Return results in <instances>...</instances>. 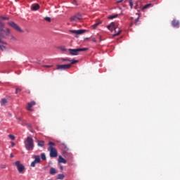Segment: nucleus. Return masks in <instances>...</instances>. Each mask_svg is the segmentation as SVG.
<instances>
[{"instance_id": "f257e3e1", "label": "nucleus", "mask_w": 180, "mask_h": 180, "mask_svg": "<svg viewBox=\"0 0 180 180\" xmlns=\"http://www.w3.org/2000/svg\"><path fill=\"white\" fill-rule=\"evenodd\" d=\"M9 36H11V30L5 27V23H4V26L0 25V38L9 39Z\"/></svg>"}, {"instance_id": "f03ea898", "label": "nucleus", "mask_w": 180, "mask_h": 180, "mask_svg": "<svg viewBox=\"0 0 180 180\" xmlns=\"http://www.w3.org/2000/svg\"><path fill=\"white\" fill-rule=\"evenodd\" d=\"M24 144L27 151H32L34 148V141L32 136H28L24 141Z\"/></svg>"}, {"instance_id": "7ed1b4c3", "label": "nucleus", "mask_w": 180, "mask_h": 180, "mask_svg": "<svg viewBox=\"0 0 180 180\" xmlns=\"http://www.w3.org/2000/svg\"><path fill=\"white\" fill-rule=\"evenodd\" d=\"M88 48H82V49H69L68 51L70 52V56H78L79 54V51H86Z\"/></svg>"}, {"instance_id": "20e7f679", "label": "nucleus", "mask_w": 180, "mask_h": 180, "mask_svg": "<svg viewBox=\"0 0 180 180\" xmlns=\"http://www.w3.org/2000/svg\"><path fill=\"white\" fill-rule=\"evenodd\" d=\"M48 150L50 152L49 155L51 158H56L58 157V153L57 152V149H56V148L49 147Z\"/></svg>"}, {"instance_id": "39448f33", "label": "nucleus", "mask_w": 180, "mask_h": 180, "mask_svg": "<svg viewBox=\"0 0 180 180\" xmlns=\"http://www.w3.org/2000/svg\"><path fill=\"white\" fill-rule=\"evenodd\" d=\"M110 26H111V27H112L113 30L115 31V34H113V37H116V36H119V34H120V33H122V30L117 27V26L116 27V24L115 22H111L110 24Z\"/></svg>"}, {"instance_id": "423d86ee", "label": "nucleus", "mask_w": 180, "mask_h": 180, "mask_svg": "<svg viewBox=\"0 0 180 180\" xmlns=\"http://www.w3.org/2000/svg\"><path fill=\"white\" fill-rule=\"evenodd\" d=\"M8 25L11 26V27H13V29H15L17 32H22V30L20 29V27L15 22L13 21H10L8 22Z\"/></svg>"}, {"instance_id": "0eeeda50", "label": "nucleus", "mask_w": 180, "mask_h": 180, "mask_svg": "<svg viewBox=\"0 0 180 180\" xmlns=\"http://www.w3.org/2000/svg\"><path fill=\"white\" fill-rule=\"evenodd\" d=\"M81 19H82V15L77 13L70 18V22H78V20H81Z\"/></svg>"}, {"instance_id": "6e6552de", "label": "nucleus", "mask_w": 180, "mask_h": 180, "mask_svg": "<svg viewBox=\"0 0 180 180\" xmlns=\"http://www.w3.org/2000/svg\"><path fill=\"white\" fill-rule=\"evenodd\" d=\"M56 70H69V68H71V64H66V65H56Z\"/></svg>"}, {"instance_id": "1a4fd4ad", "label": "nucleus", "mask_w": 180, "mask_h": 180, "mask_svg": "<svg viewBox=\"0 0 180 180\" xmlns=\"http://www.w3.org/2000/svg\"><path fill=\"white\" fill-rule=\"evenodd\" d=\"M15 164L18 168V172H23V171L25 170V166H23V165L20 164V161L15 162Z\"/></svg>"}, {"instance_id": "9d476101", "label": "nucleus", "mask_w": 180, "mask_h": 180, "mask_svg": "<svg viewBox=\"0 0 180 180\" xmlns=\"http://www.w3.org/2000/svg\"><path fill=\"white\" fill-rule=\"evenodd\" d=\"M36 105V101H33L27 103V106L26 107L27 110H29V112H33V106Z\"/></svg>"}, {"instance_id": "9b49d317", "label": "nucleus", "mask_w": 180, "mask_h": 180, "mask_svg": "<svg viewBox=\"0 0 180 180\" xmlns=\"http://www.w3.org/2000/svg\"><path fill=\"white\" fill-rule=\"evenodd\" d=\"M70 33H74L75 34H82L86 32L85 30H70Z\"/></svg>"}, {"instance_id": "f8f14e48", "label": "nucleus", "mask_w": 180, "mask_h": 180, "mask_svg": "<svg viewBox=\"0 0 180 180\" xmlns=\"http://www.w3.org/2000/svg\"><path fill=\"white\" fill-rule=\"evenodd\" d=\"M30 8L32 11H39L40 9V6L38 4H34Z\"/></svg>"}, {"instance_id": "ddd939ff", "label": "nucleus", "mask_w": 180, "mask_h": 180, "mask_svg": "<svg viewBox=\"0 0 180 180\" xmlns=\"http://www.w3.org/2000/svg\"><path fill=\"white\" fill-rule=\"evenodd\" d=\"M172 26L174 27H179V21L174 20L172 21Z\"/></svg>"}, {"instance_id": "4468645a", "label": "nucleus", "mask_w": 180, "mask_h": 180, "mask_svg": "<svg viewBox=\"0 0 180 180\" xmlns=\"http://www.w3.org/2000/svg\"><path fill=\"white\" fill-rule=\"evenodd\" d=\"M34 158L35 162H37V164H40L41 162V160H40V156L39 155H34Z\"/></svg>"}, {"instance_id": "2eb2a0df", "label": "nucleus", "mask_w": 180, "mask_h": 180, "mask_svg": "<svg viewBox=\"0 0 180 180\" xmlns=\"http://www.w3.org/2000/svg\"><path fill=\"white\" fill-rule=\"evenodd\" d=\"M57 169H54L53 167H51L49 171L50 175H54V174H57Z\"/></svg>"}, {"instance_id": "dca6fc26", "label": "nucleus", "mask_w": 180, "mask_h": 180, "mask_svg": "<svg viewBox=\"0 0 180 180\" xmlns=\"http://www.w3.org/2000/svg\"><path fill=\"white\" fill-rule=\"evenodd\" d=\"M58 161L59 162H62V164H67V160H65V159H64V158L62 156H59Z\"/></svg>"}, {"instance_id": "f3484780", "label": "nucleus", "mask_w": 180, "mask_h": 180, "mask_svg": "<svg viewBox=\"0 0 180 180\" xmlns=\"http://www.w3.org/2000/svg\"><path fill=\"white\" fill-rule=\"evenodd\" d=\"M101 24H102V21H99V22H96L94 25H93L91 26V27H92L93 29H96V27H98V25H101Z\"/></svg>"}, {"instance_id": "a211bd4d", "label": "nucleus", "mask_w": 180, "mask_h": 180, "mask_svg": "<svg viewBox=\"0 0 180 180\" xmlns=\"http://www.w3.org/2000/svg\"><path fill=\"white\" fill-rule=\"evenodd\" d=\"M37 146L38 147H44V141H38Z\"/></svg>"}, {"instance_id": "6ab92c4d", "label": "nucleus", "mask_w": 180, "mask_h": 180, "mask_svg": "<svg viewBox=\"0 0 180 180\" xmlns=\"http://www.w3.org/2000/svg\"><path fill=\"white\" fill-rule=\"evenodd\" d=\"M7 102H8V101L6 100V98H2L1 101V106H5V105H6Z\"/></svg>"}, {"instance_id": "aec40b11", "label": "nucleus", "mask_w": 180, "mask_h": 180, "mask_svg": "<svg viewBox=\"0 0 180 180\" xmlns=\"http://www.w3.org/2000/svg\"><path fill=\"white\" fill-rule=\"evenodd\" d=\"M0 44H4V41H2V39H1V38H0ZM4 49H6V47L4 45H0V50L4 51Z\"/></svg>"}, {"instance_id": "412c9836", "label": "nucleus", "mask_w": 180, "mask_h": 180, "mask_svg": "<svg viewBox=\"0 0 180 180\" xmlns=\"http://www.w3.org/2000/svg\"><path fill=\"white\" fill-rule=\"evenodd\" d=\"M64 178H65V175H64L63 174H60L58 175L57 179L63 180V179H64Z\"/></svg>"}, {"instance_id": "4be33fe9", "label": "nucleus", "mask_w": 180, "mask_h": 180, "mask_svg": "<svg viewBox=\"0 0 180 180\" xmlns=\"http://www.w3.org/2000/svg\"><path fill=\"white\" fill-rule=\"evenodd\" d=\"M117 16H119V14L110 15L108 17V19H110V20L115 19V18H117Z\"/></svg>"}, {"instance_id": "5701e85b", "label": "nucleus", "mask_w": 180, "mask_h": 180, "mask_svg": "<svg viewBox=\"0 0 180 180\" xmlns=\"http://www.w3.org/2000/svg\"><path fill=\"white\" fill-rule=\"evenodd\" d=\"M117 16H119V14L110 15L108 17V19H110V20L115 19V18H117Z\"/></svg>"}, {"instance_id": "b1692460", "label": "nucleus", "mask_w": 180, "mask_h": 180, "mask_svg": "<svg viewBox=\"0 0 180 180\" xmlns=\"http://www.w3.org/2000/svg\"><path fill=\"white\" fill-rule=\"evenodd\" d=\"M153 4H146L143 7V10L144 9H148V8L151 7Z\"/></svg>"}, {"instance_id": "393cba45", "label": "nucleus", "mask_w": 180, "mask_h": 180, "mask_svg": "<svg viewBox=\"0 0 180 180\" xmlns=\"http://www.w3.org/2000/svg\"><path fill=\"white\" fill-rule=\"evenodd\" d=\"M70 64L71 65V67H72L73 64H77V63H78V60H75V59H72V60H70Z\"/></svg>"}, {"instance_id": "a878e982", "label": "nucleus", "mask_w": 180, "mask_h": 180, "mask_svg": "<svg viewBox=\"0 0 180 180\" xmlns=\"http://www.w3.org/2000/svg\"><path fill=\"white\" fill-rule=\"evenodd\" d=\"M41 158L43 161H46V160H47V158H46V153H41Z\"/></svg>"}, {"instance_id": "bb28decb", "label": "nucleus", "mask_w": 180, "mask_h": 180, "mask_svg": "<svg viewBox=\"0 0 180 180\" xmlns=\"http://www.w3.org/2000/svg\"><path fill=\"white\" fill-rule=\"evenodd\" d=\"M134 2V0H129V4L131 9H133V3Z\"/></svg>"}, {"instance_id": "cd10ccee", "label": "nucleus", "mask_w": 180, "mask_h": 180, "mask_svg": "<svg viewBox=\"0 0 180 180\" xmlns=\"http://www.w3.org/2000/svg\"><path fill=\"white\" fill-rule=\"evenodd\" d=\"M22 89L20 87H16L15 88V94H18V92H21Z\"/></svg>"}, {"instance_id": "c85d7f7f", "label": "nucleus", "mask_w": 180, "mask_h": 180, "mask_svg": "<svg viewBox=\"0 0 180 180\" xmlns=\"http://www.w3.org/2000/svg\"><path fill=\"white\" fill-rule=\"evenodd\" d=\"M49 147H54V146H56V143L49 141Z\"/></svg>"}, {"instance_id": "c756f323", "label": "nucleus", "mask_w": 180, "mask_h": 180, "mask_svg": "<svg viewBox=\"0 0 180 180\" xmlns=\"http://www.w3.org/2000/svg\"><path fill=\"white\" fill-rule=\"evenodd\" d=\"M0 18L2 19V20H9V18L8 17H4V16H0Z\"/></svg>"}, {"instance_id": "7c9ffc66", "label": "nucleus", "mask_w": 180, "mask_h": 180, "mask_svg": "<svg viewBox=\"0 0 180 180\" xmlns=\"http://www.w3.org/2000/svg\"><path fill=\"white\" fill-rule=\"evenodd\" d=\"M140 20V17H138L136 20H135V25L137 26L139 24V21Z\"/></svg>"}, {"instance_id": "2f4dec72", "label": "nucleus", "mask_w": 180, "mask_h": 180, "mask_svg": "<svg viewBox=\"0 0 180 180\" xmlns=\"http://www.w3.org/2000/svg\"><path fill=\"white\" fill-rule=\"evenodd\" d=\"M59 49L62 51H67V48H65V46H60Z\"/></svg>"}, {"instance_id": "473e14b6", "label": "nucleus", "mask_w": 180, "mask_h": 180, "mask_svg": "<svg viewBox=\"0 0 180 180\" xmlns=\"http://www.w3.org/2000/svg\"><path fill=\"white\" fill-rule=\"evenodd\" d=\"M44 20H46L47 22H51V18L50 17H45Z\"/></svg>"}, {"instance_id": "72a5a7b5", "label": "nucleus", "mask_w": 180, "mask_h": 180, "mask_svg": "<svg viewBox=\"0 0 180 180\" xmlns=\"http://www.w3.org/2000/svg\"><path fill=\"white\" fill-rule=\"evenodd\" d=\"M61 60L62 61H69V62L71 61V60H70V58H62Z\"/></svg>"}, {"instance_id": "f704fd0d", "label": "nucleus", "mask_w": 180, "mask_h": 180, "mask_svg": "<svg viewBox=\"0 0 180 180\" xmlns=\"http://www.w3.org/2000/svg\"><path fill=\"white\" fill-rule=\"evenodd\" d=\"M36 164H37L36 162H35V160H34L32 163H31V167H36Z\"/></svg>"}, {"instance_id": "c9c22d12", "label": "nucleus", "mask_w": 180, "mask_h": 180, "mask_svg": "<svg viewBox=\"0 0 180 180\" xmlns=\"http://www.w3.org/2000/svg\"><path fill=\"white\" fill-rule=\"evenodd\" d=\"M8 137L11 139V140H15V136L12 134L8 135Z\"/></svg>"}, {"instance_id": "e433bc0d", "label": "nucleus", "mask_w": 180, "mask_h": 180, "mask_svg": "<svg viewBox=\"0 0 180 180\" xmlns=\"http://www.w3.org/2000/svg\"><path fill=\"white\" fill-rule=\"evenodd\" d=\"M72 4H73V5H77V0H72Z\"/></svg>"}, {"instance_id": "4c0bfd02", "label": "nucleus", "mask_w": 180, "mask_h": 180, "mask_svg": "<svg viewBox=\"0 0 180 180\" xmlns=\"http://www.w3.org/2000/svg\"><path fill=\"white\" fill-rule=\"evenodd\" d=\"M110 27H112L110 26V25H109L107 26L108 30H110V31L112 32L113 30H111Z\"/></svg>"}, {"instance_id": "58836bf2", "label": "nucleus", "mask_w": 180, "mask_h": 180, "mask_svg": "<svg viewBox=\"0 0 180 180\" xmlns=\"http://www.w3.org/2000/svg\"><path fill=\"white\" fill-rule=\"evenodd\" d=\"M124 0H119L116 1V4H122V2H123Z\"/></svg>"}, {"instance_id": "ea45409f", "label": "nucleus", "mask_w": 180, "mask_h": 180, "mask_svg": "<svg viewBox=\"0 0 180 180\" xmlns=\"http://www.w3.org/2000/svg\"><path fill=\"white\" fill-rule=\"evenodd\" d=\"M44 67H46V68H51V65H44Z\"/></svg>"}, {"instance_id": "a19ab883", "label": "nucleus", "mask_w": 180, "mask_h": 180, "mask_svg": "<svg viewBox=\"0 0 180 180\" xmlns=\"http://www.w3.org/2000/svg\"><path fill=\"white\" fill-rule=\"evenodd\" d=\"M0 26H4V22H2V21H0Z\"/></svg>"}, {"instance_id": "79ce46f5", "label": "nucleus", "mask_w": 180, "mask_h": 180, "mask_svg": "<svg viewBox=\"0 0 180 180\" xmlns=\"http://www.w3.org/2000/svg\"><path fill=\"white\" fill-rule=\"evenodd\" d=\"M93 41H94V43H96V39H93Z\"/></svg>"}, {"instance_id": "37998d69", "label": "nucleus", "mask_w": 180, "mask_h": 180, "mask_svg": "<svg viewBox=\"0 0 180 180\" xmlns=\"http://www.w3.org/2000/svg\"><path fill=\"white\" fill-rule=\"evenodd\" d=\"M11 39H14V40H15V37L11 36Z\"/></svg>"}, {"instance_id": "c03bdc74", "label": "nucleus", "mask_w": 180, "mask_h": 180, "mask_svg": "<svg viewBox=\"0 0 180 180\" xmlns=\"http://www.w3.org/2000/svg\"><path fill=\"white\" fill-rule=\"evenodd\" d=\"M11 158H13V154H11Z\"/></svg>"}, {"instance_id": "a18cd8bd", "label": "nucleus", "mask_w": 180, "mask_h": 180, "mask_svg": "<svg viewBox=\"0 0 180 180\" xmlns=\"http://www.w3.org/2000/svg\"><path fill=\"white\" fill-rule=\"evenodd\" d=\"M60 169H62V170L63 169V166H60Z\"/></svg>"}, {"instance_id": "49530a36", "label": "nucleus", "mask_w": 180, "mask_h": 180, "mask_svg": "<svg viewBox=\"0 0 180 180\" xmlns=\"http://www.w3.org/2000/svg\"><path fill=\"white\" fill-rule=\"evenodd\" d=\"M62 144H63V146H64L65 147H67L65 143H62Z\"/></svg>"}, {"instance_id": "de8ad7c7", "label": "nucleus", "mask_w": 180, "mask_h": 180, "mask_svg": "<svg viewBox=\"0 0 180 180\" xmlns=\"http://www.w3.org/2000/svg\"><path fill=\"white\" fill-rule=\"evenodd\" d=\"M12 144H13V146H15V143L13 142H12Z\"/></svg>"}, {"instance_id": "09e8293b", "label": "nucleus", "mask_w": 180, "mask_h": 180, "mask_svg": "<svg viewBox=\"0 0 180 180\" xmlns=\"http://www.w3.org/2000/svg\"><path fill=\"white\" fill-rule=\"evenodd\" d=\"M130 26H133V23H131Z\"/></svg>"}, {"instance_id": "8fccbe9b", "label": "nucleus", "mask_w": 180, "mask_h": 180, "mask_svg": "<svg viewBox=\"0 0 180 180\" xmlns=\"http://www.w3.org/2000/svg\"><path fill=\"white\" fill-rule=\"evenodd\" d=\"M18 120H20V118H18Z\"/></svg>"}, {"instance_id": "3c124183", "label": "nucleus", "mask_w": 180, "mask_h": 180, "mask_svg": "<svg viewBox=\"0 0 180 180\" xmlns=\"http://www.w3.org/2000/svg\"><path fill=\"white\" fill-rule=\"evenodd\" d=\"M2 168H5V166H3Z\"/></svg>"}]
</instances>
